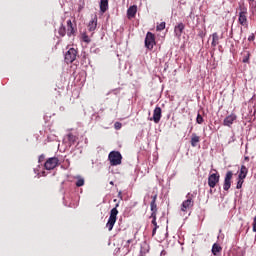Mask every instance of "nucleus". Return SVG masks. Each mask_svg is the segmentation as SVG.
I'll list each match as a JSON object with an SVG mask.
<instances>
[{"instance_id":"f257e3e1","label":"nucleus","mask_w":256,"mask_h":256,"mask_svg":"<svg viewBox=\"0 0 256 256\" xmlns=\"http://www.w3.org/2000/svg\"><path fill=\"white\" fill-rule=\"evenodd\" d=\"M117 207H119V203H117L116 206L110 211V216L108 222L106 223L108 231H113V227H115V223H117V215H119V210H117Z\"/></svg>"},{"instance_id":"f03ea898","label":"nucleus","mask_w":256,"mask_h":256,"mask_svg":"<svg viewBox=\"0 0 256 256\" xmlns=\"http://www.w3.org/2000/svg\"><path fill=\"white\" fill-rule=\"evenodd\" d=\"M108 161L112 167H117V165H121L123 161V156L119 151H112L108 155Z\"/></svg>"},{"instance_id":"7ed1b4c3","label":"nucleus","mask_w":256,"mask_h":256,"mask_svg":"<svg viewBox=\"0 0 256 256\" xmlns=\"http://www.w3.org/2000/svg\"><path fill=\"white\" fill-rule=\"evenodd\" d=\"M247 7L240 6L239 7V13H238V23L242 27H249V20L247 19Z\"/></svg>"},{"instance_id":"20e7f679","label":"nucleus","mask_w":256,"mask_h":256,"mask_svg":"<svg viewBox=\"0 0 256 256\" xmlns=\"http://www.w3.org/2000/svg\"><path fill=\"white\" fill-rule=\"evenodd\" d=\"M195 195L188 193L186 195V200H184L181 204V211L183 213H187V211L189 209H191L193 207V205H195V202L193 201Z\"/></svg>"},{"instance_id":"39448f33","label":"nucleus","mask_w":256,"mask_h":256,"mask_svg":"<svg viewBox=\"0 0 256 256\" xmlns=\"http://www.w3.org/2000/svg\"><path fill=\"white\" fill-rule=\"evenodd\" d=\"M77 59V50L75 48H70L64 56L65 63H73Z\"/></svg>"},{"instance_id":"423d86ee","label":"nucleus","mask_w":256,"mask_h":256,"mask_svg":"<svg viewBox=\"0 0 256 256\" xmlns=\"http://www.w3.org/2000/svg\"><path fill=\"white\" fill-rule=\"evenodd\" d=\"M145 47L150 51L155 47V34L148 32L145 38Z\"/></svg>"},{"instance_id":"0eeeda50","label":"nucleus","mask_w":256,"mask_h":256,"mask_svg":"<svg viewBox=\"0 0 256 256\" xmlns=\"http://www.w3.org/2000/svg\"><path fill=\"white\" fill-rule=\"evenodd\" d=\"M57 165H59V158L51 157L45 162L44 167L47 171H52Z\"/></svg>"},{"instance_id":"6e6552de","label":"nucleus","mask_w":256,"mask_h":256,"mask_svg":"<svg viewBox=\"0 0 256 256\" xmlns=\"http://www.w3.org/2000/svg\"><path fill=\"white\" fill-rule=\"evenodd\" d=\"M219 179H221V176L219 175V173H213L210 174L208 177V185L211 189H215V187H217V183H219Z\"/></svg>"},{"instance_id":"1a4fd4ad","label":"nucleus","mask_w":256,"mask_h":256,"mask_svg":"<svg viewBox=\"0 0 256 256\" xmlns=\"http://www.w3.org/2000/svg\"><path fill=\"white\" fill-rule=\"evenodd\" d=\"M231 179H233V172L228 171L224 178V184H223L224 191H229V189H231Z\"/></svg>"},{"instance_id":"9d476101","label":"nucleus","mask_w":256,"mask_h":256,"mask_svg":"<svg viewBox=\"0 0 256 256\" xmlns=\"http://www.w3.org/2000/svg\"><path fill=\"white\" fill-rule=\"evenodd\" d=\"M235 121H237V114L231 113L230 115L225 117V119L223 120V125L225 127H231V125H233Z\"/></svg>"},{"instance_id":"9b49d317","label":"nucleus","mask_w":256,"mask_h":256,"mask_svg":"<svg viewBox=\"0 0 256 256\" xmlns=\"http://www.w3.org/2000/svg\"><path fill=\"white\" fill-rule=\"evenodd\" d=\"M161 113H162L161 107L157 106L153 111V117L150 118V121H154V123H159L162 117Z\"/></svg>"},{"instance_id":"f8f14e48","label":"nucleus","mask_w":256,"mask_h":256,"mask_svg":"<svg viewBox=\"0 0 256 256\" xmlns=\"http://www.w3.org/2000/svg\"><path fill=\"white\" fill-rule=\"evenodd\" d=\"M183 31H185V24L180 22L174 27L175 37H181V35H183Z\"/></svg>"},{"instance_id":"ddd939ff","label":"nucleus","mask_w":256,"mask_h":256,"mask_svg":"<svg viewBox=\"0 0 256 256\" xmlns=\"http://www.w3.org/2000/svg\"><path fill=\"white\" fill-rule=\"evenodd\" d=\"M135 15H137V5L130 6L127 10L128 19H135Z\"/></svg>"},{"instance_id":"4468645a","label":"nucleus","mask_w":256,"mask_h":256,"mask_svg":"<svg viewBox=\"0 0 256 256\" xmlns=\"http://www.w3.org/2000/svg\"><path fill=\"white\" fill-rule=\"evenodd\" d=\"M247 173H249V169H247V166L242 165L240 168V172L238 174V179H246L247 178Z\"/></svg>"},{"instance_id":"2eb2a0df","label":"nucleus","mask_w":256,"mask_h":256,"mask_svg":"<svg viewBox=\"0 0 256 256\" xmlns=\"http://www.w3.org/2000/svg\"><path fill=\"white\" fill-rule=\"evenodd\" d=\"M68 37H71V35H75V28L73 27V22L71 20H67V31H66Z\"/></svg>"},{"instance_id":"dca6fc26","label":"nucleus","mask_w":256,"mask_h":256,"mask_svg":"<svg viewBox=\"0 0 256 256\" xmlns=\"http://www.w3.org/2000/svg\"><path fill=\"white\" fill-rule=\"evenodd\" d=\"M97 29V15H94L92 21L88 23V31H95Z\"/></svg>"},{"instance_id":"f3484780","label":"nucleus","mask_w":256,"mask_h":256,"mask_svg":"<svg viewBox=\"0 0 256 256\" xmlns=\"http://www.w3.org/2000/svg\"><path fill=\"white\" fill-rule=\"evenodd\" d=\"M109 9V0H100V11L105 13Z\"/></svg>"},{"instance_id":"a211bd4d","label":"nucleus","mask_w":256,"mask_h":256,"mask_svg":"<svg viewBox=\"0 0 256 256\" xmlns=\"http://www.w3.org/2000/svg\"><path fill=\"white\" fill-rule=\"evenodd\" d=\"M212 42H211V46L212 47H217V45H219V34L217 32H214L212 35Z\"/></svg>"},{"instance_id":"6ab92c4d","label":"nucleus","mask_w":256,"mask_h":256,"mask_svg":"<svg viewBox=\"0 0 256 256\" xmlns=\"http://www.w3.org/2000/svg\"><path fill=\"white\" fill-rule=\"evenodd\" d=\"M199 141H201V138L197 136V134L193 133L190 140L192 147H197Z\"/></svg>"},{"instance_id":"aec40b11","label":"nucleus","mask_w":256,"mask_h":256,"mask_svg":"<svg viewBox=\"0 0 256 256\" xmlns=\"http://www.w3.org/2000/svg\"><path fill=\"white\" fill-rule=\"evenodd\" d=\"M223 250V248H221V246L217 243L213 244L212 246V253L213 255H217L218 253H221V251Z\"/></svg>"},{"instance_id":"412c9836","label":"nucleus","mask_w":256,"mask_h":256,"mask_svg":"<svg viewBox=\"0 0 256 256\" xmlns=\"http://www.w3.org/2000/svg\"><path fill=\"white\" fill-rule=\"evenodd\" d=\"M68 141L70 145H75V142L77 141V136L73 135L72 133L67 135Z\"/></svg>"},{"instance_id":"4be33fe9","label":"nucleus","mask_w":256,"mask_h":256,"mask_svg":"<svg viewBox=\"0 0 256 256\" xmlns=\"http://www.w3.org/2000/svg\"><path fill=\"white\" fill-rule=\"evenodd\" d=\"M76 179V187H83L85 185V179L83 177L77 176Z\"/></svg>"},{"instance_id":"5701e85b","label":"nucleus","mask_w":256,"mask_h":256,"mask_svg":"<svg viewBox=\"0 0 256 256\" xmlns=\"http://www.w3.org/2000/svg\"><path fill=\"white\" fill-rule=\"evenodd\" d=\"M58 33L60 35V37H65V35L67 34V29L65 28V26L63 24H61Z\"/></svg>"},{"instance_id":"b1692460","label":"nucleus","mask_w":256,"mask_h":256,"mask_svg":"<svg viewBox=\"0 0 256 256\" xmlns=\"http://www.w3.org/2000/svg\"><path fill=\"white\" fill-rule=\"evenodd\" d=\"M151 207V215H157V203L151 202L150 204Z\"/></svg>"},{"instance_id":"393cba45","label":"nucleus","mask_w":256,"mask_h":256,"mask_svg":"<svg viewBox=\"0 0 256 256\" xmlns=\"http://www.w3.org/2000/svg\"><path fill=\"white\" fill-rule=\"evenodd\" d=\"M250 11H256V1L255 0H248Z\"/></svg>"},{"instance_id":"a878e982","label":"nucleus","mask_w":256,"mask_h":256,"mask_svg":"<svg viewBox=\"0 0 256 256\" xmlns=\"http://www.w3.org/2000/svg\"><path fill=\"white\" fill-rule=\"evenodd\" d=\"M243 183H245V180L242 178H238L236 189H241L243 187Z\"/></svg>"},{"instance_id":"bb28decb","label":"nucleus","mask_w":256,"mask_h":256,"mask_svg":"<svg viewBox=\"0 0 256 256\" xmlns=\"http://www.w3.org/2000/svg\"><path fill=\"white\" fill-rule=\"evenodd\" d=\"M150 218L152 219V225H154V227H159V225H157V215L151 214Z\"/></svg>"},{"instance_id":"cd10ccee","label":"nucleus","mask_w":256,"mask_h":256,"mask_svg":"<svg viewBox=\"0 0 256 256\" xmlns=\"http://www.w3.org/2000/svg\"><path fill=\"white\" fill-rule=\"evenodd\" d=\"M205 120L203 119V116H201V114L197 115L196 118V123H198V125H201Z\"/></svg>"},{"instance_id":"c85d7f7f","label":"nucleus","mask_w":256,"mask_h":256,"mask_svg":"<svg viewBox=\"0 0 256 256\" xmlns=\"http://www.w3.org/2000/svg\"><path fill=\"white\" fill-rule=\"evenodd\" d=\"M165 22H161L159 25L156 26V29L158 31H163V29H165Z\"/></svg>"},{"instance_id":"c756f323","label":"nucleus","mask_w":256,"mask_h":256,"mask_svg":"<svg viewBox=\"0 0 256 256\" xmlns=\"http://www.w3.org/2000/svg\"><path fill=\"white\" fill-rule=\"evenodd\" d=\"M82 40L84 41V43H91V38H89L87 34L82 35Z\"/></svg>"},{"instance_id":"7c9ffc66","label":"nucleus","mask_w":256,"mask_h":256,"mask_svg":"<svg viewBox=\"0 0 256 256\" xmlns=\"http://www.w3.org/2000/svg\"><path fill=\"white\" fill-rule=\"evenodd\" d=\"M114 127L115 129L119 130L121 127H123V124H121V122H115Z\"/></svg>"},{"instance_id":"2f4dec72","label":"nucleus","mask_w":256,"mask_h":256,"mask_svg":"<svg viewBox=\"0 0 256 256\" xmlns=\"http://www.w3.org/2000/svg\"><path fill=\"white\" fill-rule=\"evenodd\" d=\"M252 227H253L254 233H256V216H255L254 219H253Z\"/></svg>"},{"instance_id":"473e14b6","label":"nucleus","mask_w":256,"mask_h":256,"mask_svg":"<svg viewBox=\"0 0 256 256\" xmlns=\"http://www.w3.org/2000/svg\"><path fill=\"white\" fill-rule=\"evenodd\" d=\"M248 41H255V34L252 33L249 37H248Z\"/></svg>"},{"instance_id":"72a5a7b5","label":"nucleus","mask_w":256,"mask_h":256,"mask_svg":"<svg viewBox=\"0 0 256 256\" xmlns=\"http://www.w3.org/2000/svg\"><path fill=\"white\" fill-rule=\"evenodd\" d=\"M243 63H249V54H247L246 57L243 58Z\"/></svg>"},{"instance_id":"f704fd0d","label":"nucleus","mask_w":256,"mask_h":256,"mask_svg":"<svg viewBox=\"0 0 256 256\" xmlns=\"http://www.w3.org/2000/svg\"><path fill=\"white\" fill-rule=\"evenodd\" d=\"M151 203H157V194L152 197Z\"/></svg>"},{"instance_id":"c9c22d12","label":"nucleus","mask_w":256,"mask_h":256,"mask_svg":"<svg viewBox=\"0 0 256 256\" xmlns=\"http://www.w3.org/2000/svg\"><path fill=\"white\" fill-rule=\"evenodd\" d=\"M157 229H159V226H156L152 230V235L155 236V233H157Z\"/></svg>"},{"instance_id":"e433bc0d","label":"nucleus","mask_w":256,"mask_h":256,"mask_svg":"<svg viewBox=\"0 0 256 256\" xmlns=\"http://www.w3.org/2000/svg\"><path fill=\"white\" fill-rule=\"evenodd\" d=\"M45 159V155H40V157H39V163H41V161H43Z\"/></svg>"},{"instance_id":"4c0bfd02","label":"nucleus","mask_w":256,"mask_h":256,"mask_svg":"<svg viewBox=\"0 0 256 256\" xmlns=\"http://www.w3.org/2000/svg\"><path fill=\"white\" fill-rule=\"evenodd\" d=\"M133 240H134V239H129V240H127V245H129L130 243H133Z\"/></svg>"},{"instance_id":"58836bf2","label":"nucleus","mask_w":256,"mask_h":256,"mask_svg":"<svg viewBox=\"0 0 256 256\" xmlns=\"http://www.w3.org/2000/svg\"><path fill=\"white\" fill-rule=\"evenodd\" d=\"M163 255H167V252L165 250L161 251V256H163Z\"/></svg>"},{"instance_id":"ea45409f","label":"nucleus","mask_w":256,"mask_h":256,"mask_svg":"<svg viewBox=\"0 0 256 256\" xmlns=\"http://www.w3.org/2000/svg\"><path fill=\"white\" fill-rule=\"evenodd\" d=\"M110 185H113V181L110 182Z\"/></svg>"}]
</instances>
